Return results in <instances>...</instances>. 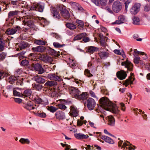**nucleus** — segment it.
Here are the masks:
<instances>
[{
  "label": "nucleus",
  "instance_id": "obj_1",
  "mask_svg": "<svg viewBox=\"0 0 150 150\" xmlns=\"http://www.w3.org/2000/svg\"><path fill=\"white\" fill-rule=\"evenodd\" d=\"M99 100L100 106L103 108L115 114H119V110L116 105L110 101L107 98L103 97Z\"/></svg>",
  "mask_w": 150,
  "mask_h": 150
},
{
  "label": "nucleus",
  "instance_id": "obj_2",
  "mask_svg": "<svg viewBox=\"0 0 150 150\" xmlns=\"http://www.w3.org/2000/svg\"><path fill=\"white\" fill-rule=\"evenodd\" d=\"M59 9L62 16L65 19L68 20L70 18V15L68 11L66 9V7L63 5H60Z\"/></svg>",
  "mask_w": 150,
  "mask_h": 150
},
{
  "label": "nucleus",
  "instance_id": "obj_3",
  "mask_svg": "<svg viewBox=\"0 0 150 150\" xmlns=\"http://www.w3.org/2000/svg\"><path fill=\"white\" fill-rule=\"evenodd\" d=\"M22 28L19 26H16L12 28H9L6 30L5 33L7 35H12L16 33H20Z\"/></svg>",
  "mask_w": 150,
  "mask_h": 150
},
{
  "label": "nucleus",
  "instance_id": "obj_4",
  "mask_svg": "<svg viewBox=\"0 0 150 150\" xmlns=\"http://www.w3.org/2000/svg\"><path fill=\"white\" fill-rule=\"evenodd\" d=\"M69 91L72 96L77 99L78 98L79 96L81 93L80 91L78 88L73 87L69 88Z\"/></svg>",
  "mask_w": 150,
  "mask_h": 150
},
{
  "label": "nucleus",
  "instance_id": "obj_5",
  "mask_svg": "<svg viewBox=\"0 0 150 150\" xmlns=\"http://www.w3.org/2000/svg\"><path fill=\"white\" fill-rule=\"evenodd\" d=\"M57 84V83L54 81H51L47 82L45 84V85L48 87H49V89L50 93L51 94H54L56 93V89L54 87V86Z\"/></svg>",
  "mask_w": 150,
  "mask_h": 150
},
{
  "label": "nucleus",
  "instance_id": "obj_6",
  "mask_svg": "<svg viewBox=\"0 0 150 150\" xmlns=\"http://www.w3.org/2000/svg\"><path fill=\"white\" fill-rule=\"evenodd\" d=\"M50 11L51 14L54 18L58 20L60 18V14L56 8L53 6L51 7Z\"/></svg>",
  "mask_w": 150,
  "mask_h": 150
},
{
  "label": "nucleus",
  "instance_id": "obj_7",
  "mask_svg": "<svg viewBox=\"0 0 150 150\" xmlns=\"http://www.w3.org/2000/svg\"><path fill=\"white\" fill-rule=\"evenodd\" d=\"M122 5L121 3L118 1H115L112 5V9L113 11L116 13L119 12L121 9Z\"/></svg>",
  "mask_w": 150,
  "mask_h": 150
},
{
  "label": "nucleus",
  "instance_id": "obj_8",
  "mask_svg": "<svg viewBox=\"0 0 150 150\" xmlns=\"http://www.w3.org/2000/svg\"><path fill=\"white\" fill-rule=\"evenodd\" d=\"M141 4L139 3L135 4L130 9V12L132 14H136L139 11Z\"/></svg>",
  "mask_w": 150,
  "mask_h": 150
},
{
  "label": "nucleus",
  "instance_id": "obj_9",
  "mask_svg": "<svg viewBox=\"0 0 150 150\" xmlns=\"http://www.w3.org/2000/svg\"><path fill=\"white\" fill-rule=\"evenodd\" d=\"M24 107L26 109L30 111V110H33V112L36 115H38V112L37 110V107L36 105H35L34 106L33 105H29L28 104H25Z\"/></svg>",
  "mask_w": 150,
  "mask_h": 150
},
{
  "label": "nucleus",
  "instance_id": "obj_10",
  "mask_svg": "<svg viewBox=\"0 0 150 150\" xmlns=\"http://www.w3.org/2000/svg\"><path fill=\"white\" fill-rule=\"evenodd\" d=\"M122 66H124L125 67L127 68L128 70L132 71L133 69V66L132 64L129 61L126 60L125 61L121 63Z\"/></svg>",
  "mask_w": 150,
  "mask_h": 150
},
{
  "label": "nucleus",
  "instance_id": "obj_11",
  "mask_svg": "<svg viewBox=\"0 0 150 150\" xmlns=\"http://www.w3.org/2000/svg\"><path fill=\"white\" fill-rule=\"evenodd\" d=\"M91 1L97 6L105 7L107 4V0H91Z\"/></svg>",
  "mask_w": 150,
  "mask_h": 150
},
{
  "label": "nucleus",
  "instance_id": "obj_12",
  "mask_svg": "<svg viewBox=\"0 0 150 150\" xmlns=\"http://www.w3.org/2000/svg\"><path fill=\"white\" fill-rule=\"evenodd\" d=\"M96 105V102L94 100L91 98H89L87 101V107L90 110H93Z\"/></svg>",
  "mask_w": 150,
  "mask_h": 150
},
{
  "label": "nucleus",
  "instance_id": "obj_13",
  "mask_svg": "<svg viewBox=\"0 0 150 150\" xmlns=\"http://www.w3.org/2000/svg\"><path fill=\"white\" fill-rule=\"evenodd\" d=\"M70 111L69 112L70 115L72 117H76L79 115V111L76 107L74 105L70 107Z\"/></svg>",
  "mask_w": 150,
  "mask_h": 150
},
{
  "label": "nucleus",
  "instance_id": "obj_14",
  "mask_svg": "<svg viewBox=\"0 0 150 150\" xmlns=\"http://www.w3.org/2000/svg\"><path fill=\"white\" fill-rule=\"evenodd\" d=\"M116 76L119 79L122 80L126 78L127 76V74L123 70H121L117 72Z\"/></svg>",
  "mask_w": 150,
  "mask_h": 150
},
{
  "label": "nucleus",
  "instance_id": "obj_15",
  "mask_svg": "<svg viewBox=\"0 0 150 150\" xmlns=\"http://www.w3.org/2000/svg\"><path fill=\"white\" fill-rule=\"evenodd\" d=\"M134 76V74L132 73H131V76L129 78L125 81L123 83V84L126 87L129 84H132L133 83V81L135 79V78L133 79V80L132 81V79L133 78L132 77V76Z\"/></svg>",
  "mask_w": 150,
  "mask_h": 150
},
{
  "label": "nucleus",
  "instance_id": "obj_16",
  "mask_svg": "<svg viewBox=\"0 0 150 150\" xmlns=\"http://www.w3.org/2000/svg\"><path fill=\"white\" fill-rule=\"evenodd\" d=\"M99 137L104 140L110 144H113L114 142L113 140L110 137L105 136H103L100 134Z\"/></svg>",
  "mask_w": 150,
  "mask_h": 150
},
{
  "label": "nucleus",
  "instance_id": "obj_17",
  "mask_svg": "<svg viewBox=\"0 0 150 150\" xmlns=\"http://www.w3.org/2000/svg\"><path fill=\"white\" fill-rule=\"evenodd\" d=\"M38 59L44 62H47L49 61L50 58L46 54H38Z\"/></svg>",
  "mask_w": 150,
  "mask_h": 150
},
{
  "label": "nucleus",
  "instance_id": "obj_18",
  "mask_svg": "<svg viewBox=\"0 0 150 150\" xmlns=\"http://www.w3.org/2000/svg\"><path fill=\"white\" fill-rule=\"evenodd\" d=\"M32 92L31 89H26L22 93V97L25 98L31 96Z\"/></svg>",
  "mask_w": 150,
  "mask_h": 150
},
{
  "label": "nucleus",
  "instance_id": "obj_19",
  "mask_svg": "<svg viewBox=\"0 0 150 150\" xmlns=\"http://www.w3.org/2000/svg\"><path fill=\"white\" fill-rule=\"evenodd\" d=\"M55 116L57 119L62 120L65 118V115L62 112H57L55 114Z\"/></svg>",
  "mask_w": 150,
  "mask_h": 150
},
{
  "label": "nucleus",
  "instance_id": "obj_20",
  "mask_svg": "<svg viewBox=\"0 0 150 150\" xmlns=\"http://www.w3.org/2000/svg\"><path fill=\"white\" fill-rule=\"evenodd\" d=\"M11 4L12 5L18 6H21L22 8H23V7L25 6L23 5V2L21 0L11 1Z\"/></svg>",
  "mask_w": 150,
  "mask_h": 150
},
{
  "label": "nucleus",
  "instance_id": "obj_21",
  "mask_svg": "<svg viewBox=\"0 0 150 150\" xmlns=\"http://www.w3.org/2000/svg\"><path fill=\"white\" fill-rule=\"evenodd\" d=\"M74 136L76 139H86L89 137L87 134L85 135L80 133L76 134H75Z\"/></svg>",
  "mask_w": 150,
  "mask_h": 150
},
{
  "label": "nucleus",
  "instance_id": "obj_22",
  "mask_svg": "<svg viewBox=\"0 0 150 150\" xmlns=\"http://www.w3.org/2000/svg\"><path fill=\"white\" fill-rule=\"evenodd\" d=\"M87 36V34L86 33H82L79 34L75 36L74 39V40H79Z\"/></svg>",
  "mask_w": 150,
  "mask_h": 150
},
{
  "label": "nucleus",
  "instance_id": "obj_23",
  "mask_svg": "<svg viewBox=\"0 0 150 150\" xmlns=\"http://www.w3.org/2000/svg\"><path fill=\"white\" fill-rule=\"evenodd\" d=\"M115 120L113 117L111 116H108V120L107 124L108 125L113 126L114 125Z\"/></svg>",
  "mask_w": 150,
  "mask_h": 150
},
{
  "label": "nucleus",
  "instance_id": "obj_24",
  "mask_svg": "<svg viewBox=\"0 0 150 150\" xmlns=\"http://www.w3.org/2000/svg\"><path fill=\"white\" fill-rule=\"evenodd\" d=\"M98 54L102 59H104L108 56L109 53L108 52L105 51H100L98 53Z\"/></svg>",
  "mask_w": 150,
  "mask_h": 150
},
{
  "label": "nucleus",
  "instance_id": "obj_25",
  "mask_svg": "<svg viewBox=\"0 0 150 150\" xmlns=\"http://www.w3.org/2000/svg\"><path fill=\"white\" fill-rule=\"evenodd\" d=\"M47 23L46 20L43 17H38V23L42 26L44 27Z\"/></svg>",
  "mask_w": 150,
  "mask_h": 150
},
{
  "label": "nucleus",
  "instance_id": "obj_26",
  "mask_svg": "<svg viewBox=\"0 0 150 150\" xmlns=\"http://www.w3.org/2000/svg\"><path fill=\"white\" fill-rule=\"evenodd\" d=\"M88 94L86 92H83L81 94L80 93L79 96L77 99L79 100H84L87 99L88 97Z\"/></svg>",
  "mask_w": 150,
  "mask_h": 150
},
{
  "label": "nucleus",
  "instance_id": "obj_27",
  "mask_svg": "<svg viewBox=\"0 0 150 150\" xmlns=\"http://www.w3.org/2000/svg\"><path fill=\"white\" fill-rule=\"evenodd\" d=\"M29 56L33 62H38V54L30 53Z\"/></svg>",
  "mask_w": 150,
  "mask_h": 150
},
{
  "label": "nucleus",
  "instance_id": "obj_28",
  "mask_svg": "<svg viewBox=\"0 0 150 150\" xmlns=\"http://www.w3.org/2000/svg\"><path fill=\"white\" fill-rule=\"evenodd\" d=\"M76 22L78 24L77 27L78 29L80 30H83V27L84 26L83 22L82 21L79 20H77Z\"/></svg>",
  "mask_w": 150,
  "mask_h": 150
},
{
  "label": "nucleus",
  "instance_id": "obj_29",
  "mask_svg": "<svg viewBox=\"0 0 150 150\" xmlns=\"http://www.w3.org/2000/svg\"><path fill=\"white\" fill-rule=\"evenodd\" d=\"M125 20V17L123 16H120L118 18V20H116L115 23L116 24H120L123 23Z\"/></svg>",
  "mask_w": 150,
  "mask_h": 150
},
{
  "label": "nucleus",
  "instance_id": "obj_30",
  "mask_svg": "<svg viewBox=\"0 0 150 150\" xmlns=\"http://www.w3.org/2000/svg\"><path fill=\"white\" fill-rule=\"evenodd\" d=\"M5 41L0 38V52L3 51L4 49Z\"/></svg>",
  "mask_w": 150,
  "mask_h": 150
},
{
  "label": "nucleus",
  "instance_id": "obj_31",
  "mask_svg": "<svg viewBox=\"0 0 150 150\" xmlns=\"http://www.w3.org/2000/svg\"><path fill=\"white\" fill-rule=\"evenodd\" d=\"M67 27L71 30H74L75 29L77 26L74 24L70 23H67L66 24Z\"/></svg>",
  "mask_w": 150,
  "mask_h": 150
},
{
  "label": "nucleus",
  "instance_id": "obj_32",
  "mask_svg": "<svg viewBox=\"0 0 150 150\" xmlns=\"http://www.w3.org/2000/svg\"><path fill=\"white\" fill-rule=\"evenodd\" d=\"M98 50V48L93 46L89 47L88 50V52L90 54H93L94 52L97 51Z\"/></svg>",
  "mask_w": 150,
  "mask_h": 150
},
{
  "label": "nucleus",
  "instance_id": "obj_33",
  "mask_svg": "<svg viewBox=\"0 0 150 150\" xmlns=\"http://www.w3.org/2000/svg\"><path fill=\"white\" fill-rule=\"evenodd\" d=\"M18 11H11L8 14V17L9 18L14 17L15 16L18 14Z\"/></svg>",
  "mask_w": 150,
  "mask_h": 150
},
{
  "label": "nucleus",
  "instance_id": "obj_34",
  "mask_svg": "<svg viewBox=\"0 0 150 150\" xmlns=\"http://www.w3.org/2000/svg\"><path fill=\"white\" fill-rule=\"evenodd\" d=\"M17 80V78L14 76L9 77L8 80V81L11 84H13Z\"/></svg>",
  "mask_w": 150,
  "mask_h": 150
},
{
  "label": "nucleus",
  "instance_id": "obj_35",
  "mask_svg": "<svg viewBox=\"0 0 150 150\" xmlns=\"http://www.w3.org/2000/svg\"><path fill=\"white\" fill-rule=\"evenodd\" d=\"M134 52L135 54H141L142 55H145V56L144 57H143V58L144 59H147V54H145V53L144 52H139L136 49H134Z\"/></svg>",
  "mask_w": 150,
  "mask_h": 150
},
{
  "label": "nucleus",
  "instance_id": "obj_36",
  "mask_svg": "<svg viewBox=\"0 0 150 150\" xmlns=\"http://www.w3.org/2000/svg\"><path fill=\"white\" fill-rule=\"evenodd\" d=\"M28 45V44L26 42H24L21 43L19 45L20 48L21 50L24 49L27 47Z\"/></svg>",
  "mask_w": 150,
  "mask_h": 150
},
{
  "label": "nucleus",
  "instance_id": "obj_37",
  "mask_svg": "<svg viewBox=\"0 0 150 150\" xmlns=\"http://www.w3.org/2000/svg\"><path fill=\"white\" fill-rule=\"evenodd\" d=\"M44 4L39 2L38 3V11L42 12L44 9Z\"/></svg>",
  "mask_w": 150,
  "mask_h": 150
},
{
  "label": "nucleus",
  "instance_id": "obj_38",
  "mask_svg": "<svg viewBox=\"0 0 150 150\" xmlns=\"http://www.w3.org/2000/svg\"><path fill=\"white\" fill-rule=\"evenodd\" d=\"M52 79L55 81H61V78L57 75H55V74H53L51 77Z\"/></svg>",
  "mask_w": 150,
  "mask_h": 150
},
{
  "label": "nucleus",
  "instance_id": "obj_39",
  "mask_svg": "<svg viewBox=\"0 0 150 150\" xmlns=\"http://www.w3.org/2000/svg\"><path fill=\"white\" fill-rule=\"evenodd\" d=\"M19 142L22 144H29L30 141L28 139H25L21 138L19 140Z\"/></svg>",
  "mask_w": 150,
  "mask_h": 150
},
{
  "label": "nucleus",
  "instance_id": "obj_40",
  "mask_svg": "<svg viewBox=\"0 0 150 150\" xmlns=\"http://www.w3.org/2000/svg\"><path fill=\"white\" fill-rule=\"evenodd\" d=\"M133 23L135 25H139L140 24V19L139 18L134 16L132 18Z\"/></svg>",
  "mask_w": 150,
  "mask_h": 150
},
{
  "label": "nucleus",
  "instance_id": "obj_41",
  "mask_svg": "<svg viewBox=\"0 0 150 150\" xmlns=\"http://www.w3.org/2000/svg\"><path fill=\"white\" fill-rule=\"evenodd\" d=\"M45 71L42 67L41 65L38 64V74H42Z\"/></svg>",
  "mask_w": 150,
  "mask_h": 150
},
{
  "label": "nucleus",
  "instance_id": "obj_42",
  "mask_svg": "<svg viewBox=\"0 0 150 150\" xmlns=\"http://www.w3.org/2000/svg\"><path fill=\"white\" fill-rule=\"evenodd\" d=\"M13 95L14 96H18L20 97H22V93H21L18 92L16 90L13 89Z\"/></svg>",
  "mask_w": 150,
  "mask_h": 150
},
{
  "label": "nucleus",
  "instance_id": "obj_43",
  "mask_svg": "<svg viewBox=\"0 0 150 150\" xmlns=\"http://www.w3.org/2000/svg\"><path fill=\"white\" fill-rule=\"evenodd\" d=\"M32 99L34 101L35 103H38V93L37 92H35L33 93Z\"/></svg>",
  "mask_w": 150,
  "mask_h": 150
},
{
  "label": "nucleus",
  "instance_id": "obj_44",
  "mask_svg": "<svg viewBox=\"0 0 150 150\" xmlns=\"http://www.w3.org/2000/svg\"><path fill=\"white\" fill-rule=\"evenodd\" d=\"M32 67L34 70L38 71V62H32Z\"/></svg>",
  "mask_w": 150,
  "mask_h": 150
},
{
  "label": "nucleus",
  "instance_id": "obj_45",
  "mask_svg": "<svg viewBox=\"0 0 150 150\" xmlns=\"http://www.w3.org/2000/svg\"><path fill=\"white\" fill-rule=\"evenodd\" d=\"M47 109L51 112H54L57 110L58 108L53 106H48Z\"/></svg>",
  "mask_w": 150,
  "mask_h": 150
},
{
  "label": "nucleus",
  "instance_id": "obj_46",
  "mask_svg": "<svg viewBox=\"0 0 150 150\" xmlns=\"http://www.w3.org/2000/svg\"><path fill=\"white\" fill-rule=\"evenodd\" d=\"M30 10L32 11H38V4H33L32 5L30 8Z\"/></svg>",
  "mask_w": 150,
  "mask_h": 150
},
{
  "label": "nucleus",
  "instance_id": "obj_47",
  "mask_svg": "<svg viewBox=\"0 0 150 150\" xmlns=\"http://www.w3.org/2000/svg\"><path fill=\"white\" fill-rule=\"evenodd\" d=\"M25 25H27L29 27H31L33 24V21H24Z\"/></svg>",
  "mask_w": 150,
  "mask_h": 150
},
{
  "label": "nucleus",
  "instance_id": "obj_48",
  "mask_svg": "<svg viewBox=\"0 0 150 150\" xmlns=\"http://www.w3.org/2000/svg\"><path fill=\"white\" fill-rule=\"evenodd\" d=\"M29 62L28 60L25 59L22 60L20 64L23 66H28L29 65Z\"/></svg>",
  "mask_w": 150,
  "mask_h": 150
},
{
  "label": "nucleus",
  "instance_id": "obj_49",
  "mask_svg": "<svg viewBox=\"0 0 150 150\" xmlns=\"http://www.w3.org/2000/svg\"><path fill=\"white\" fill-rule=\"evenodd\" d=\"M46 116V115L45 113L41 111L39 112L38 111V117H39L41 118H44Z\"/></svg>",
  "mask_w": 150,
  "mask_h": 150
},
{
  "label": "nucleus",
  "instance_id": "obj_50",
  "mask_svg": "<svg viewBox=\"0 0 150 150\" xmlns=\"http://www.w3.org/2000/svg\"><path fill=\"white\" fill-rule=\"evenodd\" d=\"M84 74L88 77H91L93 76L92 74L90 73L89 70L87 69H85L84 71Z\"/></svg>",
  "mask_w": 150,
  "mask_h": 150
},
{
  "label": "nucleus",
  "instance_id": "obj_51",
  "mask_svg": "<svg viewBox=\"0 0 150 150\" xmlns=\"http://www.w3.org/2000/svg\"><path fill=\"white\" fill-rule=\"evenodd\" d=\"M6 55V54L5 52L0 53V60H3L5 58Z\"/></svg>",
  "mask_w": 150,
  "mask_h": 150
},
{
  "label": "nucleus",
  "instance_id": "obj_52",
  "mask_svg": "<svg viewBox=\"0 0 150 150\" xmlns=\"http://www.w3.org/2000/svg\"><path fill=\"white\" fill-rule=\"evenodd\" d=\"M46 48L45 47L42 46H38V52H45Z\"/></svg>",
  "mask_w": 150,
  "mask_h": 150
},
{
  "label": "nucleus",
  "instance_id": "obj_53",
  "mask_svg": "<svg viewBox=\"0 0 150 150\" xmlns=\"http://www.w3.org/2000/svg\"><path fill=\"white\" fill-rule=\"evenodd\" d=\"M47 42L41 40H38V45H45Z\"/></svg>",
  "mask_w": 150,
  "mask_h": 150
},
{
  "label": "nucleus",
  "instance_id": "obj_54",
  "mask_svg": "<svg viewBox=\"0 0 150 150\" xmlns=\"http://www.w3.org/2000/svg\"><path fill=\"white\" fill-rule=\"evenodd\" d=\"M45 81L44 79L38 76V83H43Z\"/></svg>",
  "mask_w": 150,
  "mask_h": 150
},
{
  "label": "nucleus",
  "instance_id": "obj_55",
  "mask_svg": "<svg viewBox=\"0 0 150 150\" xmlns=\"http://www.w3.org/2000/svg\"><path fill=\"white\" fill-rule=\"evenodd\" d=\"M57 106H58L59 108L61 109L62 110H65L67 108L66 106H65L64 105H63L62 104H58L57 105Z\"/></svg>",
  "mask_w": 150,
  "mask_h": 150
},
{
  "label": "nucleus",
  "instance_id": "obj_56",
  "mask_svg": "<svg viewBox=\"0 0 150 150\" xmlns=\"http://www.w3.org/2000/svg\"><path fill=\"white\" fill-rule=\"evenodd\" d=\"M53 45L54 46L57 48L61 47L64 46V45L63 44L62 45L60 44L59 43L54 42L53 43Z\"/></svg>",
  "mask_w": 150,
  "mask_h": 150
},
{
  "label": "nucleus",
  "instance_id": "obj_57",
  "mask_svg": "<svg viewBox=\"0 0 150 150\" xmlns=\"http://www.w3.org/2000/svg\"><path fill=\"white\" fill-rule=\"evenodd\" d=\"M61 144L63 147H66L65 149V150H69V149L70 145H68L67 144H64L62 143H61Z\"/></svg>",
  "mask_w": 150,
  "mask_h": 150
},
{
  "label": "nucleus",
  "instance_id": "obj_58",
  "mask_svg": "<svg viewBox=\"0 0 150 150\" xmlns=\"http://www.w3.org/2000/svg\"><path fill=\"white\" fill-rule=\"evenodd\" d=\"M140 61V58L139 57H135L134 59V62L136 64H138Z\"/></svg>",
  "mask_w": 150,
  "mask_h": 150
},
{
  "label": "nucleus",
  "instance_id": "obj_59",
  "mask_svg": "<svg viewBox=\"0 0 150 150\" xmlns=\"http://www.w3.org/2000/svg\"><path fill=\"white\" fill-rule=\"evenodd\" d=\"M131 2L130 0H127L125 3V9L126 10H127L128 7V6L129 3Z\"/></svg>",
  "mask_w": 150,
  "mask_h": 150
},
{
  "label": "nucleus",
  "instance_id": "obj_60",
  "mask_svg": "<svg viewBox=\"0 0 150 150\" xmlns=\"http://www.w3.org/2000/svg\"><path fill=\"white\" fill-rule=\"evenodd\" d=\"M100 44L101 46L103 47H105L107 45L106 42L104 41V40H100Z\"/></svg>",
  "mask_w": 150,
  "mask_h": 150
},
{
  "label": "nucleus",
  "instance_id": "obj_61",
  "mask_svg": "<svg viewBox=\"0 0 150 150\" xmlns=\"http://www.w3.org/2000/svg\"><path fill=\"white\" fill-rule=\"evenodd\" d=\"M32 89L33 90H38V84L34 83L32 84Z\"/></svg>",
  "mask_w": 150,
  "mask_h": 150
},
{
  "label": "nucleus",
  "instance_id": "obj_62",
  "mask_svg": "<svg viewBox=\"0 0 150 150\" xmlns=\"http://www.w3.org/2000/svg\"><path fill=\"white\" fill-rule=\"evenodd\" d=\"M133 37L134 39H136V40L137 41H141L142 40V39L141 38L137 39L139 37V35L137 34H135L133 36Z\"/></svg>",
  "mask_w": 150,
  "mask_h": 150
},
{
  "label": "nucleus",
  "instance_id": "obj_63",
  "mask_svg": "<svg viewBox=\"0 0 150 150\" xmlns=\"http://www.w3.org/2000/svg\"><path fill=\"white\" fill-rule=\"evenodd\" d=\"M32 51L33 52L32 53L38 54V47H33L32 49Z\"/></svg>",
  "mask_w": 150,
  "mask_h": 150
},
{
  "label": "nucleus",
  "instance_id": "obj_64",
  "mask_svg": "<svg viewBox=\"0 0 150 150\" xmlns=\"http://www.w3.org/2000/svg\"><path fill=\"white\" fill-rule=\"evenodd\" d=\"M51 35L54 37L55 38L57 39H59L60 38L59 36L57 33H52Z\"/></svg>",
  "mask_w": 150,
  "mask_h": 150
}]
</instances>
